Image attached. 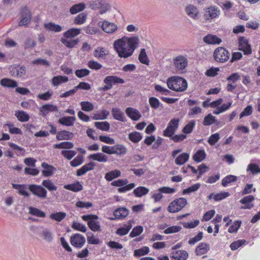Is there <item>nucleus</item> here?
Masks as SVG:
<instances>
[{
  "mask_svg": "<svg viewBox=\"0 0 260 260\" xmlns=\"http://www.w3.org/2000/svg\"><path fill=\"white\" fill-rule=\"evenodd\" d=\"M44 27L46 29L54 32H60L62 30V27L60 25L56 24L52 22L45 23L44 24Z\"/></svg>",
  "mask_w": 260,
  "mask_h": 260,
  "instance_id": "nucleus-49",
  "label": "nucleus"
},
{
  "mask_svg": "<svg viewBox=\"0 0 260 260\" xmlns=\"http://www.w3.org/2000/svg\"><path fill=\"white\" fill-rule=\"evenodd\" d=\"M105 48L103 47H99L94 51L93 55L98 58H104L108 54L107 53H105Z\"/></svg>",
  "mask_w": 260,
  "mask_h": 260,
  "instance_id": "nucleus-55",
  "label": "nucleus"
},
{
  "mask_svg": "<svg viewBox=\"0 0 260 260\" xmlns=\"http://www.w3.org/2000/svg\"><path fill=\"white\" fill-rule=\"evenodd\" d=\"M247 171H250L252 174L260 173V167L256 164L251 163L248 165Z\"/></svg>",
  "mask_w": 260,
  "mask_h": 260,
  "instance_id": "nucleus-62",
  "label": "nucleus"
},
{
  "mask_svg": "<svg viewBox=\"0 0 260 260\" xmlns=\"http://www.w3.org/2000/svg\"><path fill=\"white\" fill-rule=\"evenodd\" d=\"M85 7V5L83 3L75 4L71 7L70 12L72 14H75L84 10Z\"/></svg>",
  "mask_w": 260,
  "mask_h": 260,
  "instance_id": "nucleus-45",
  "label": "nucleus"
},
{
  "mask_svg": "<svg viewBox=\"0 0 260 260\" xmlns=\"http://www.w3.org/2000/svg\"><path fill=\"white\" fill-rule=\"evenodd\" d=\"M41 114L43 117H46L50 112H57L58 107L52 104H45L39 108Z\"/></svg>",
  "mask_w": 260,
  "mask_h": 260,
  "instance_id": "nucleus-16",
  "label": "nucleus"
},
{
  "mask_svg": "<svg viewBox=\"0 0 260 260\" xmlns=\"http://www.w3.org/2000/svg\"><path fill=\"white\" fill-rule=\"evenodd\" d=\"M187 58L182 55H179L174 59V64L179 70H184L187 66Z\"/></svg>",
  "mask_w": 260,
  "mask_h": 260,
  "instance_id": "nucleus-15",
  "label": "nucleus"
},
{
  "mask_svg": "<svg viewBox=\"0 0 260 260\" xmlns=\"http://www.w3.org/2000/svg\"><path fill=\"white\" fill-rule=\"evenodd\" d=\"M28 188L32 194L38 198L41 199L47 198V191L42 185L28 184Z\"/></svg>",
  "mask_w": 260,
  "mask_h": 260,
  "instance_id": "nucleus-7",
  "label": "nucleus"
},
{
  "mask_svg": "<svg viewBox=\"0 0 260 260\" xmlns=\"http://www.w3.org/2000/svg\"><path fill=\"white\" fill-rule=\"evenodd\" d=\"M88 158L89 159L98 161L100 162H106L108 161V156L104 153L98 152L90 154Z\"/></svg>",
  "mask_w": 260,
  "mask_h": 260,
  "instance_id": "nucleus-24",
  "label": "nucleus"
},
{
  "mask_svg": "<svg viewBox=\"0 0 260 260\" xmlns=\"http://www.w3.org/2000/svg\"><path fill=\"white\" fill-rule=\"evenodd\" d=\"M201 186V184L198 183L193 184V185L183 190L182 194H189L191 192L196 191L198 190Z\"/></svg>",
  "mask_w": 260,
  "mask_h": 260,
  "instance_id": "nucleus-59",
  "label": "nucleus"
},
{
  "mask_svg": "<svg viewBox=\"0 0 260 260\" xmlns=\"http://www.w3.org/2000/svg\"><path fill=\"white\" fill-rule=\"evenodd\" d=\"M61 43L69 48H72L75 47L79 42V39L68 40V39H61Z\"/></svg>",
  "mask_w": 260,
  "mask_h": 260,
  "instance_id": "nucleus-38",
  "label": "nucleus"
},
{
  "mask_svg": "<svg viewBox=\"0 0 260 260\" xmlns=\"http://www.w3.org/2000/svg\"><path fill=\"white\" fill-rule=\"evenodd\" d=\"M129 214L128 210L125 207H121L116 209L113 212L114 217H111V220H114L118 219H124Z\"/></svg>",
  "mask_w": 260,
  "mask_h": 260,
  "instance_id": "nucleus-14",
  "label": "nucleus"
},
{
  "mask_svg": "<svg viewBox=\"0 0 260 260\" xmlns=\"http://www.w3.org/2000/svg\"><path fill=\"white\" fill-rule=\"evenodd\" d=\"M126 147L123 144H117L114 145V151L116 153H114V154L121 156H124L127 152Z\"/></svg>",
  "mask_w": 260,
  "mask_h": 260,
  "instance_id": "nucleus-33",
  "label": "nucleus"
},
{
  "mask_svg": "<svg viewBox=\"0 0 260 260\" xmlns=\"http://www.w3.org/2000/svg\"><path fill=\"white\" fill-rule=\"evenodd\" d=\"M94 126L99 129L103 131H109L110 128V123L108 121L95 122Z\"/></svg>",
  "mask_w": 260,
  "mask_h": 260,
  "instance_id": "nucleus-48",
  "label": "nucleus"
},
{
  "mask_svg": "<svg viewBox=\"0 0 260 260\" xmlns=\"http://www.w3.org/2000/svg\"><path fill=\"white\" fill-rule=\"evenodd\" d=\"M69 78L65 76H54L52 79V84L54 86H57L63 83L68 82Z\"/></svg>",
  "mask_w": 260,
  "mask_h": 260,
  "instance_id": "nucleus-34",
  "label": "nucleus"
},
{
  "mask_svg": "<svg viewBox=\"0 0 260 260\" xmlns=\"http://www.w3.org/2000/svg\"><path fill=\"white\" fill-rule=\"evenodd\" d=\"M124 79L116 76H108L104 80V83L106 84L103 87H100L99 90L106 91L111 89L113 84L124 83Z\"/></svg>",
  "mask_w": 260,
  "mask_h": 260,
  "instance_id": "nucleus-5",
  "label": "nucleus"
},
{
  "mask_svg": "<svg viewBox=\"0 0 260 260\" xmlns=\"http://www.w3.org/2000/svg\"><path fill=\"white\" fill-rule=\"evenodd\" d=\"M196 121L194 120L190 121L182 129V132L184 135L189 134L192 133L195 126Z\"/></svg>",
  "mask_w": 260,
  "mask_h": 260,
  "instance_id": "nucleus-51",
  "label": "nucleus"
},
{
  "mask_svg": "<svg viewBox=\"0 0 260 260\" xmlns=\"http://www.w3.org/2000/svg\"><path fill=\"white\" fill-rule=\"evenodd\" d=\"M139 60L143 64L148 65L149 63V58L146 54L145 49H141L138 57Z\"/></svg>",
  "mask_w": 260,
  "mask_h": 260,
  "instance_id": "nucleus-50",
  "label": "nucleus"
},
{
  "mask_svg": "<svg viewBox=\"0 0 260 260\" xmlns=\"http://www.w3.org/2000/svg\"><path fill=\"white\" fill-rule=\"evenodd\" d=\"M84 161V157L82 155H78L73 160L70 161L71 166L76 167L81 165Z\"/></svg>",
  "mask_w": 260,
  "mask_h": 260,
  "instance_id": "nucleus-57",
  "label": "nucleus"
},
{
  "mask_svg": "<svg viewBox=\"0 0 260 260\" xmlns=\"http://www.w3.org/2000/svg\"><path fill=\"white\" fill-rule=\"evenodd\" d=\"M28 209L29 214L33 216L41 218H44L46 216V213L38 208L30 206L28 208Z\"/></svg>",
  "mask_w": 260,
  "mask_h": 260,
  "instance_id": "nucleus-40",
  "label": "nucleus"
},
{
  "mask_svg": "<svg viewBox=\"0 0 260 260\" xmlns=\"http://www.w3.org/2000/svg\"><path fill=\"white\" fill-rule=\"evenodd\" d=\"M206 156V154L204 149L198 150L192 156L193 159L197 162L203 161Z\"/></svg>",
  "mask_w": 260,
  "mask_h": 260,
  "instance_id": "nucleus-39",
  "label": "nucleus"
},
{
  "mask_svg": "<svg viewBox=\"0 0 260 260\" xmlns=\"http://www.w3.org/2000/svg\"><path fill=\"white\" fill-rule=\"evenodd\" d=\"M185 11L186 14L190 17L193 19H198L199 11L196 7L191 5H189L186 7Z\"/></svg>",
  "mask_w": 260,
  "mask_h": 260,
  "instance_id": "nucleus-27",
  "label": "nucleus"
},
{
  "mask_svg": "<svg viewBox=\"0 0 260 260\" xmlns=\"http://www.w3.org/2000/svg\"><path fill=\"white\" fill-rule=\"evenodd\" d=\"M128 139L133 143H137L142 139V135L138 132H133L128 135Z\"/></svg>",
  "mask_w": 260,
  "mask_h": 260,
  "instance_id": "nucleus-47",
  "label": "nucleus"
},
{
  "mask_svg": "<svg viewBox=\"0 0 260 260\" xmlns=\"http://www.w3.org/2000/svg\"><path fill=\"white\" fill-rule=\"evenodd\" d=\"M90 8L92 10L100 9V14L105 13L110 9V5L106 3V0H95L90 4Z\"/></svg>",
  "mask_w": 260,
  "mask_h": 260,
  "instance_id": "nucleus-9",
  "label": "nucleus"
},
{
  "mask_svg": "<svg viewBox=\"0 0 260 260\" xmlns=\"http://www.w3.org/2000/svg\"><path fill=\"white\" fill-rule=\"evenodd\" d=\"M179 123V118L172 119L168 123L166 128L163 131V136L171 138L178 128Z\"/></svg>",
  "mask_w": 260,
  "mask_h": 260,
  "instance_id": "nucleus-8",
  "label": "nucleus"
},
{
  "mask_svg": "<svg viewBox=\"0 0 260 260\" xmlns=\"http://www.w3.org/2000/svg\"><path fill=\"white\" fill-rule=\"evenodd\" d=\"M112 114L113 115V118L116 120L122 122H124L125 121V117L124 113L118 108H112Z\"/></svg>",
  "mask_w": 260,
  "mask_h": 260,
  "instance_id": "nucleus-31",
  "label": "nucleus"
},
{
  "mask_svg": "<svg viewBox=\"0 0 260 260\" xmlns=\"http://www.w3.org/2000/svg\"><path fill=\"white\" fill-rule=\"evenodd\" d=\"M189 157L188 153H182L176 157L175 160V164L178 165H182L188 160Z\"/></svg>",
  "mask_w": 260,
  "mask_h": 260,
  "instance_id": "nucleus-44",
  "label": "nucleus"
},
{
  "mask_svg": "<svg viewBox=\"0 0 260 260\" xmlns=\"http://www.w3.org/2000/svg\"><path fill=\"white\" fill-rule=\"evenodd\" d=\"M42 185L46 189H47L50 191L56 190L57 189V186L54 184L50 179L44 180L42 182Z\"/></svg>",
  "mask_w": 260,
  "mask_h": 260,
  "instance_id": "nucleus-41",
  "label": "nucleus"
},
{
  "mask_svg": "<svg viewBox=\"0 0 260 260\" xmlns=\"http://www.w3.org/2000/svg\"><path fill=\"white\" fill-rule=\"evenodd\" d=\"M203 41L207 44H219L221 42V39L216 35L208 34L203 39Z\"/></svg>",
  "mask_w": 260,
  "mask_h": 260,
  "instance_id": "nucleus-23",
  "label": "nucleus"
},
{
  "mask_svg": "<svg viewBox=\"0 0 260 260\" xmlns=\"http://www.w3.org/2000/svg\"><path fill=\"white\" fill-rule=\"evenodd\" d=\"M230 52L225 48L219 47L214 51L213 57L215 61L220 63L226 62L230 58Z\"/></svg>",
  "mask_w": 260,
  "mask_h": 260,
  "instance_id": "nucleus-4",
  "label": "nucleus"
},
{
  "mask_svg": "<svg viewBox=\"0 0 260 260\" xmlns=\"http://www.w3.org/2000/svg\"><path fill=\"white\" fill-rule=\"evenodd\" d=\"M76 120L75 116H63L58 120V123L67 126H71L74 125Z\"/></svg>",
  "mask_w": 260,
  "mask_h": 260,
  "instance_id": "nucleus-25",
  "label": "nucleus"
},
{
  "mask_svg": "<svg viewBox=\"0 0 260 260\" xmlns=\"http://www.w3.org/2000/svg\"><path fill=\"white\" fill-rule=\"evenodd\" d=\"M41 166L44 169L42 170V175L46 177L52 176L56 171V169L54 166L50 165L45 162H42Z\"/></svg>",
  "mask_w": 260,
  "mask_h": 260,
  "instance_id": "nucleus-20",
  "label": "nucleus"
},
{
  "mask_svg": "<svg viewBox=\"0 0 260 260\" xmlns=\"http://www.w3.org/2000/svg\"><path fill=\"white\" fill-rule=\"evenodd\" d=\"M40 233V236L45 241L48 243L51 242L53 240V234L51 230L48 228H43Z\"/></svg>",
  "mask_w": 260,
  "mask_h": 260,
  "instance_id": "nucleus-21",
  "label": "nucleus"
},
{
  "mask_svg": "<svg viewBox=\"0 0 260 260\" xmlns=\"http://www.w3.org/2000/svg\"><path fill=\"white\" fill-rule=\"evenodd\" d=\"M216 121L215 117L211 114H209L205 117L203 123L204 125L207 126L216 123Z\"/></svg>",
  "mask_w": 260,
  "mask_h": 260,
  "instance_id": "nucleus-58",
  "label": "nucleus"
},
{
  "mask_svg": "<svg viewBox=\"0 0 260 260\" xmlns=\"http://www.w3.org/2000/svg\"><path fill=\"white\" fill-rule=\"evenodd\" d=\"M73 134L67 131H61L57 132L56 139L58 141L71 140L73 137Z\"/></svg>",
  "mask_w": 260,
  "mask_h": 260,
  "instance_id": "nucleus-28",
  "label": "nucleus"
},
{
  "mask_svg": "<svg viewBox=\"0 0 260 260\" xmlns=\"http://www.w3.org/2000/svg\"><path fill=\"white\" fill-rule=\"evenodd\" d=\"M220 10L216 6H211L205 11L204 18L206 20L213 19L219 16Z\"/></svg>",
  "mask_w": 260,
  "mask_h": 260,
  "instance_id": "nucleus-12",
  "label": "nucleus"
},
{
  "mask_svg": "<svg viewBox=\"0 0 260 260\" xmlns=\"http://www.w3.org/2000/svg\"><path fill=\"white\" fill-rule=\"evenodd\" d=\"M237 180V176L232 175H229L222 179L221 181V184L223 186L225 187L228 184L235 182Z\"/></svg>",
  "mask_w": 260,
  "mask_h": 260,
  "instance_id": "nucleus-52",
  "label": "nucleus"
},
{
  "mask_svg": "<svg viewBox=\"0 0 260 260\" xmlns=\"http://www.w3.org/2000/svg\"><path fill=\"white\" fill-rule=\"evenodd\" d=\"M12 185L13 189H16L18 191V193L19 194L27 198L29 197V193L26 191L28 185H27L25 184H18L12 183Z\"/></svg>",
  "mask_w": 260,
  "mask_h": 260,
  "instance_id": "nucleus-26",
  "label": "nucleus"
},
{
  "mask_svg": "<svg viewBox=\"0 0 260 260\" xmlns=\"http://www.w3.org/2000/svg\"><path fill=\"white\" fill-rule=\"evenodd\" d=\"M149 103L151 108L154 109H157L159 107H162V104H161L158 99L155 97L152 96L149 98Z\"/></svg>",
  "mask_w": 260,
  "mask_h": 260,
  "instance_id": "nucleus-54",
  "label": "nucleus"
},
{
  "mask_svg": "<svg viewBox=\"0 0 260 260\" xmlns=\"http://www.w3.org/2000/svg\"><path fill=\"white\" fill-rule=\"evenodd\" d=\"M143 231V227L141 225H137L135 226L131 232L130 233L129 236L132 238L135 237L140 235Z\"/></svg>",
  "mask_w": 260,
  "mask_h": 260,
  "instance_id": "nucleus-60",
  "label": "nucleus"
},
{
  "mask_svg": "<svg viewBox=\"0 0 260 260\" xmlns=\"http://www.w3.org/2000/svg\"><path fill=\"white\" fill-rule=\"evenodd\" d=\"M64 188L73 192H79L83 189V186L79 181L75 183L64 185Z\"/></svg>",
  "mask_w": 260,
  "mask_h": 260,
  "instance_id": "nucleus-32",
  "label": "nucleus"
},
{
  "mask_svg": "<svg viewBox=\"0 0 260 260\" xmlns=\"http://www.w3.org/2000/svg\"><path fill=\"white\" fill-rule=\"evenodd\" d=\"M239 50L242 51L245 55H249L252 52L251 45L248 43V40L244 37L239 38Z\"/></svg>",
  "mask_w": 260,
  "mask_h": 260,
  "instance_id": "nucleus-11",
  "label": "nucleus"
},
{
  "mask_svg": "<svg viewBox=\"0 0 260 260\" xmlns=\"http://www.w3.org/2000/svg\"><path fill=\"white\" fill-rule=\"evenodd\" d=\"M187 204V200L180 198L171 202L167 208L170 213H177L182 209Z\"/></svg>",
  "mask_w": 260,
  "mask_h": 260,
  "instance_id": "nucleus-6",
  "label": "nucleus"
},
{
  "mask_svg": "<svg viewBox=\"0 0 260 260\" xmlns=\"http://www.w3.org/2000/svg\"><path fill=\"white\" fill-rule=\"evenodd\" d=\"M81 33V29L77 28H72L63 33V37L67 39L73 38Z\"/></svg>",
  "mask_w": 260,
  "mask_h": 260,
  "instance_id": "nucleus-35",
  "label": "nucleus"
},
{
  "mask_svg": "<svg viewBox=\"0 0 260 260\" xmlns=\"http://www.w3.org/2000/svg\"><path fill=\"white\" fill-rule=\"evenodd\" d=\"M86 242V239L80 234H75L71 236L70 242L74 247L80 248L83 246Z\"/></svg>",
  "mask_w": 260,
  "mask_h": 260,
  "instance_id": "nucleus-10",
  "label": "nucleus"
},
{
  "mask_svg": "<svg viewBox=\"0 0 260 260\" xmlns=\"http://www.w3.org/2000/svg\"><path fill=\"white\" fill-rule=\"evenodd\" d=\"M121 176V172L118 170H115L107 173L105 178L108 181H111L114 179L119 177Z\"/></svg>",
  "mask_w": 260,
  "mask_h": 260,
  "instance_id": "nucleus-42",
  "label": "nucleus"
},
{
  "mask_svg": "<svg viewBox=\"0 0 260 260\" xmlns=\"http://www.w3.org/2000/svg\"><path fill=\"white\" fill-rule=\"evenodd\" d=\"M126 115L133 120L137 121L141 117V114L136 109L132 107L127 108L125 110Z\"/></svg>",
  "mask_w": 260,
  "mask_h": 260,
  "instance_id": "nucleus-22",
  "label": "nucleus"
},
{
  "mask_svg": "<svg viewBox=\"0 0 260 260\" xmlns=\"http://www.w3.org/2000/svg\"><path fill=\"white\" fill-rule=\"evenodd\" d=\"M99 25L101 27L104 31L108 34H113L118 29L117 25L115 23L106 20L100 22Z\"/></svg>",
  "mask_w": 260,
  "mask_h": 260,
  "instance_id": "nucleus-13",
  "label": "nucleus"
},
{
  "mask_svg": "<svg viewBox=\"0 0 260 260\" xmlns=\"http://www.w3.org/2000/svg\"><path fill=\"white\" fill-rule=\"evenodd\" d=\"M149 252V247L147 246H144L142 248L136 249L134 251V255L136 257H139L148 254Z\"/></svg>",
  "mask_w": 260,
  "mask_h": 260,
  "instance_id": "nucleus-56",
  "label": "nucleus"
},
{
  "mask_svg": "<svg viewBox=\"0 0 260 260\" xmlns=\"http://www.w3.org/2000/svg\"><path fill=\"white\" fill-rule=\"evenodd\" d=\"M149 189L145 186H139L135 188L133 193L136 197L140 198L147 194L149 192Z\"/></svg>",
  "mask_w": 260,
  "mask_h": 260,
  "instance_id": "nucleus-36",
  "label": "nucleus"
},
{
  "mask_svg": "<svg viewBox=\"0 0 260 260\" xmlns=\"http://www.w3.org/2000/svg\"><path fill=\"white\" fill-rule=\"evenodd\" d=\"M210 249L209 245L206 243H201L199 244L195 250V253L197 255H201L205 254Z\"/></svg>",
  "mask_w": 260,
  "mask_h": 260,
  "instance_id": "nucleus-30",
  "label": "nucleus"
},
{
  "mask_svg": "<svg viewBox=\"0 0 260 260\" xmlns=\"http://www.w3.org/2000/svg\"><path fill=\"white\" fill-rule=\"evenodd\" d=\"M96 166V164L93 161H90L83 166L81 168L78 169L76 171L77 176H81L85 174L87 172L92 171Z\"/></svg>",
  "mask_w": 260,
  "mask_h": 260,
  "instance_id": "nucleus-18",
  "label": "nucleus"
},
{
  "mask_svg": "<svg viewBox=\"0 0 260 260\" xmlns=\"http://www.w3.org/2000/svg\"><path fill=\"white\" fill-rule=\"evenodd\" d=\"M82 219L87 222L89 228L93 232H100L101 231L100 222L98 221L99 217L94 214H87L81 216Z\"/></svg>",
  "mask_w": 260,
  "mask_h": 260,
  "instance_id": "nucleus-3",
  "label": "nucleus"
},
{
  "mask_svg": "<svg viewBox=\"0 0 260 260\" xmlns=\"http://www.w3.org/2000/svg\"><path fill=\"white\" fill-rule=\"evenodd\" d=\"M15 116L21 122H26L29 119V115L23 111H16L15 113Z\"/></svg>",
  "mask_w": 260,
  "mask_h": 260,
  "instance_id": "nucleus-46",
  "label": "nucleus"
},
{
  "mask_svg": "<svg viewBox=\"0 0 260 260\" xmlns=\"http://www.w3.org/2000/svg\"><path fill=\"white\" fill-rule=\"evenodd\" d=\"M1 85L5 87L15 88L18 86V83L16 81L9 79V78H3L0 81Z\"/></svg>",
  "mask_w": 260,
  "mask_h": 260,
  "instance_id": "nucleus-29",
  "label": "nucleus"
},
{
  "mask_svg": "<svg viewBox=\"0 0 260 260\" xmlns=\"http://www.w3.org/2000/svg\"><path fill=\"white\" fill-rule=\"evenodd\" d=\"M87 16L84 13H80L75 18L74 22L76 24L80 25L83 24L86 21Z\"/></svg>",
  "mask_w": 260,
  "mask_h": 260,
  "instance_id": "nucleus-63",
  "label": "nucleus"
},
{
  "mask_svg": "<svg viewBox=\"0 0 260 260\" xmlns=\"http://www.w3.org/2000/svg\"><path fill=\"white\" fill-rule=\"evenodd\" d=\"M66 216V213L62 212H58L52 213L50 215V218L55 221L60 222L63 220Z\"/></svg>",
  "mask_w": 260,
  "mask_h": 260,
  "instance_id": "nucleus-53",
  "label": "nucleus"
},
{
  "mask_svg": "<svg viewBox=\"0 0 260 260\" xmlns=\"http://www.w3.org/2000/svg\"><path fill=\"white\" fill-rule=\"evenodd\" d=\"M254 200V197L252 195H248L244 197L241 199L239 202L244 205L243 206L241 207L243 209H250L254 207L253 204L252 202Z\"/></svg>",
  "mask_w": 260,
  "mask_h": 260,
  "instance_id": "nucleus-17",
  "label": "nucleus"
},
{
  "mask_svg": "<svg viewBox=\"0 0 260 260\" xmlns=\"http://www.w3.org/2000/svg\"><path fill=\"white\" fill-rule=\"evenodd\" d=\"M138 37H124L114 41L113 47L121 58H127L133 55L139 43Z\"/></svg>",
  "mask_w": 260,
  "mask_h": 260,
  "instance_id": "nucleus-1",
  "label": "nucleus"
},
{
  "mask_svg": "<svg viewBox=\"0 0 260 260\" xmlns=\"http://www.w3.org/2000/svg\"><path fill=\"white\" fill-rule=\"evenodd\" d=\"M167 84L168 88L177 92L185 91L187 87V81L178 76H172L167 79Z\"/></svg>",
  "mask_w": 260,
  "mask_h": 260,
  "instance_id": "nucleus-2",
  "label": "nucleus"
},
{
  "mask_svg": "<svg viewBox=\"0 0 260 260\" xmlns=\"http://www.w3.org/2000/svg\"><path fill=\"white\" fill-rule=\"evenodd\" d=\"M73 143L69 141H64L53 145V148L55 149H69L73 148Z\"/></svg>",
  "mask_w": 260,
  "mask_h": 260,
  "instance_id": "nucleus-43",
  "label": "nucleus"
},
{
  "mask_svg": "<svg viewBox=\"0 0 260 260\" xmlns=\"http://www.w3.org/2000/svg\"><path fill=\"white\" fill-rule=\"evenodd\" d=\"M133 220H131L129 221L128 224H125V227H121L118 228L116 231V234L118 235L122 236L126 235L129 232V230L131 229L132 225L130 224L131 222H133Z\"/></svg>",
  "mask_w": 260,
  "mask_h": 260,
  "instance_id": "nucleus-37",
  "label": "nucleus"
},
{
  "mask_svg": "<svg viewBox=\"0 0 260 260\" xmlns=\"http://www.w3.org/2000/svg\"><path fill=\"white\" fill-rule=\"evenodd\" d=\"M188 257V253L185 250L171 251L170 257L174 260H186Z\"/></svg>",
  "mask_w": 260,
  "mask_h": 260,
  "instance_id": "nucleus-19",
  "label": "nucleus"
},
{
  "mask_svg": "<svg viewBox=\"0 0 260 260\" xmlns=\"http://www.w3.org/2000/svg\"><path fill=\"white\" fill-rule=\"evenodd\" d=\"M61 154L68 160H71L77 154V152L75 150H62Z\"/></svg>",
  "mask_w": 260,
  "mask_h": 260,
  "instance_id": "nucleus-64",
  "label": "nucleus"
},
{
  "mask_svg": "<svg viewBox=\"0 0 260 260\" xmlns=\"http://www.w3.org/2000/svg\"><path fill=\"white\" fill-rule=\"evenodd\" d=\"M72 228L75 230L80 231L83 233L86 232L87 231L86 226L79 222L74 221L72 225Z\"/></svg>",
  "mask_w": 260,
  "mask_h": 260,
  "instance_id": "nucleus-61",
  "label": "nucleus"
}]
</instances>
